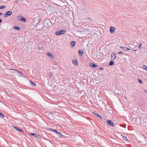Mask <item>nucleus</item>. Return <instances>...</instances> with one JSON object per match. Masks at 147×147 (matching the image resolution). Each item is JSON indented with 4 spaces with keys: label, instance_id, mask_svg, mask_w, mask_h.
Here are the masks:
<instances>
[{
    "label": "nucleus",
    "instance_id": "nucleus-1",
    "mask_svg": "<svg viewBox=\"0 0 147 147\" xmlns=\"http://www.w3.org/2000/svg\"><path fill=\"white\" fill-rule=\"evenodd\" d=\"M65 32V31L64 30H62L60 31H58L56 32L55 33V34L58 36L60 35H63L64 34Z\"/></svg>",
    "mask_w": 147,
    "mask_h": 147
},
{
    "label": "nucleus",
    "instance_id": "nucleus-2",
    "mask_svg": "<svg viewBox=\"0 0 147 147\" xmlns=\"http://www.w3.org/2000/svg\"><path fill=\"white\" fill-rule=\"evenodd\" d=\"M36 28L38 30H40L43 28V26L42 24H38L36 26Z\"/></svg>",
    "mask_w": 147,
    "mask_h": 147
},
{
    "label": "nucleus",
    "instance_id": "nucleus-3",
    "mask_svg": "<svg viewBox=\"0 0 147 147\" xmlns=\"http://www.w3.org/2000/svg\"><path fill=\"white\" fill-rule=\"evenodd\" d=\"M12 13V12L11 11H7L4 14V17L5 18H7V16H10Z\"/></svg>",
    "mask_w": 147,
    "mask_h": 147
},
{
    "label": "nucleus",
    "instance_id": "nucleus-4",
    "mask_svg": "<svg viewBox=\"0 0 147 147\" xmlns=\"http://www.w3.org/2000/svg\"><path fill=\"white\" fill-rule=\"evenodd\" d=\"M17 18L18 20H19L21 21H24V22H26V19L25 18H23V17L21 16H18L17 17Z\"/></svg>",
    "mask_w": 147,
    "mask_h": 147
},
{
    "label": "nucleus",
    "instance_id": "nucleus-5",
    "mask_svg": "<svg viewBox=\"0 0 147 147\" xmlns=\"http://www.w3.org/2000/svg\"><path fill=\"white\" fill-rule=\"evenodd\" d=\"M107 123L110 125H111L112 126L114 127L115 125L114 124L113 122L111 120H107Z\"/></svg>",
    "mask_w": 147,
    "mask_h": 147
},
{
    "label": "nucleus",
    "instance_id": "nucleus-6",
    "mask_svg": "<svg viewBox=\"0 0 147 147\" xmlns=\"http://www.w3.org/2000/svg\"><path fill=\"white\" fill-rule=\"evenodd\" d=\"M116 54L115 53H112L111 54V57L113 60H114L116 57Z\"/></svg>",
    "mask_w": 147,
    "mask_h": 147
},
{
    "label": "nucleus",
    "instance_id": "nucleus-7",
    "mask_svg": "<svg viewBox=\"0 0 147 147\" xmlns=\"http://www.w3.org/2000/svg\"><path fill=\"white\" fill-rule=\"evenodd\" d=\"M115 28L111 26L110 28V32L111 33H114L115 30Z\"/></svg>",
    "mask_w": 147,
    "mask_h": 147
},
{
    "label": "nucleus",
    "instance_id": "nucleus-8",
    "mask_svg": "<svg viewBox=\"0 0 147 147\" xmlns=\"http://www.w3.org/2000/svg\"><path fill=\"white\" fill-rule=\"evenodd\" d=\"M10 70H14V71H17V73L19 75V76H22V73L21 72L19 71L17 69H11Z\"/></svg>",
    "mask_w": 147,
    "mask_h": 147
},
{
    "label": "nucleus",
    "instance_id": "nucleus-9",
    "mask_svg": "<svg viewBox=\"0 0 147 147\" xmlns=\"http://www.w3.org/2000/svg\"><path fill=\"white\" fill-rule=\"evenodd\" d=\"M47 55L51 59H53L54 58V56L52 54L49 52H47Z\"/></svg>",
    "mask_w": 147,
    "mask_h": 147
},
{
    "label": "nucleus",
    "instance_id": "nucleus-10",
    "mask_svg": "<svg viewBox=\"0 0 147 147\" xmlns=\"http://www.w3.org/2000/svg\"><path fill=\"white\" fill-rule=\"evenodd\" d=\"M31 135H33L34 136L35 138H40V136L38 135L36 133H31L30 134Z\"/></svg>",
    "mask_w": 147,
    "mask_h": 147
},
{
    "label": "nucleus",
    "instance_id": "nucleus-11",
    "mask_svg": "<svg viewBox=\"0 0 147 147\" xmlns=\"http://www.w3.org/2000/svg\"><path fill=\"white\" fill-rule=\"evenodd\" d=\"M72 63L75 65H78V61L76 59H73L72 60Z\"/></svg>",
    "mask_w": 147,
    "mask_h": 147
},
{
    "label": "nucleus",
    "instance_id": "nucleus-12",
    "mask_svg": "<svg viewBox=\"0 0 147 147\" xmlns=\"http://www.w3.org/2000/svg\"><path fill=\"white\" fill-rule=\"evenodd\" d=\"M130 45H131V48H134L136 46L135 43L134 42H131Z\"/></svg>",
    "mask_w": 147,
    "mask_h": 147
},
{
    "label": "nucleus",
    "instance_id": "nucleus-13",
    "mask_svg": "<svg viewBox=\"0 0 147 147\" xmlns=\"http://www.w3.org/2000/svg\"><path fill=\"white\" fill-rule=\"evenodd\" d=\"M45 23L46 24V25L48 26H49V24L51 23V21L49 20H45Z\"/></svg>",
    "mask_w": 147,
    "mask_h": 147
},
{
    "label": "nucleus",
    "instance_id": "nucleus-14",
    "mask_svg": "<svg viewBox=\"0 0 147 147\" xmlns=\"http://www.w3.org/2000/svg\"><path fill=\"white\" fill-rule=\"evenodd\" d=\"M13 127L15 129L18 130L19 131H21V132H23V131L21 129H19V128H18V127H15V126H14Z\"/></svg>",
    "mask_w": 147,
    "mask_h": 147
},
{
    "label": "nucleus",
    "instance_id": "nucleus-15",
    "mask_svg": "<svg viewBox=\"0 0 147 147\" xmlns=\"http://www.w3.org/2000/svg\"><path fill=\"white\" fill-rule=\"evenodd\" d=\"M90 66L91 67H96L97 66V65H96L94 64V63H90Z\"/></svg>",
    "mask_w": 147,
    "mask_h": 147
},
{
    "label": "nucleus",
    "instance_id": "nucleus-16",
    "mask_svg": "<svg viewBox=\"0 0 147 147\" xmlns=\"http://www.w3.org/2000/svg\"><path fill=\"white\" fill-rule=\"evenodd\" d=\"M76 44V42L75 41H72L70 43L72 47H74L75 46Z\"/></svg>",
    "mask_w": 147,
    "mask_h": 147
},
{
    "label": "nucleus",
    "instance_id": "nucleus-17",
    "mask_svg": "<svg viewBox=\"0 0 147 147\" xmlns=\"http://www.w3.org/2000/svg\"><path fill=\"white\" fill-rule=\"evenodd\" d=\"M78 52H79V53L80 56H82L83 53V51L82 50H79V51Z\"/></svg>",
    "mask_w": 147,
    "mask_h": 147
},
{
    "label": "nucleus",
    "instance_id": "nucleus-18",
    "mask_svg": "<svg viewBox=\"0 0 147 147\" xmlns=\"http://www.w3.org/2000/svg\"><path fill=\"white\" fill-rule=\"evenodd\" d=\"M30 85L34 87L36 86L35 84L31 81H30Z\"/></svg>",
    "mask_w": 147,
    "mask_h": 147
},
{
    "label": "nucleus",
    "instance_id": "nucleus-19",
    "mask_svg": "<svg viewBox=\"0 0 147 147\" xmlns=\"http://www.w3.org/2000/svg\"><path fill=\"white\" fill-rule=\"evenodd\" d=\"M56 133L60 138H61V136H62L61 134L58 131Z\"/></svg>",
    "mask_w": 147,
    "mask_h": 147
},
{
    "label": "nucleus",
    "instance_id": "nucleus-20",
    "mask_svg": "<svg viewBox=\"0 0 147 147\" xmlns=\"http://www.w3.org/2000/svg\"><path fill=\"white\" fill-rule=\"evenodd\" d=\"M13 28L18 30H19L20 29V28L18 26H15L13 27Z\"/></svg>",
    "mask_w": 147,
    "mask_h": 147
},
{
    "label": "nucleus",
    "instance_id": "nucleus-21",
    "mask_svg": "<svg viewBox=\"0 0 147 147\" xmlns=\"http://www.w3.org/2000/svg\"><path fill=\"white\" fill-rule=\"evenodd\" d=\"M114 62L113 61H111L109 63V65L110 66L113 65L114 64Z\"/></svg>",
    "mask_w": 147,
    "mask_h": 147
},
{
    "label": "nucleus",
    "instance_id": "nucleus-22",
    "mask_svg": "<svg viewBox=\"0 0 147 147\" xmlns=\"http://www.w3.org/2000/svg\"><path fill=\"white\" fill-rule=\"evenodd\" d=\"M143 68L145 70H146V71H147V66H146L145 65H143Z\"/></svg>",
    "mask_w": 147,
    "mask_h": 147
},
{
    "label": "nucleus",
    "instance_id": "nucleus-23",
    "mask_svg": "<svg viewBox=\"0 0 147 147\" xmlns=\"http://www.w3.org/2000/svg\"><path fill=\"white\" fill-rule=\"evenodd\" d=\"M50 130H51V131H53L56 133H57V132H58L56 130H54L52 129H50Z\"/></svg>",
    "mask_w": 147,
    "mask_h": 147
},
{
    "label": "nucleus",
    "instance_id": "nucleus-24",
    "mask_svg": "<svg viewBox=\"0 0 147 147\" xmlns=\"http://www.w3.org/2000/svg\"><path fill=\"white\" fill-rule=\"evenodd\" d=\"M130 50V49L129 48H128V47H125V49H124V51H126L127 50Z\"/></svg>",
    "mask_w": 147,
    "mask_h": 147
},
{
    "label": "nucleus",
    "instance_id": "nucleus-25",
    "mask_svg": "<svg viewBox=\"0 0 147 147\" xmlns=\"http://www.w3.org/2000/svg\"><path fill=\"white\" fill-rule=\"evenodd\" d=\"M0 115L1 117L2 118H3L4 117V115L1 113H0Z\"/></svg>",
    "mask_w": 147,
    "mask_h": 147
},
{
    "label": "nucleus",
    "instance_id": "nucleus-26",
    "mask_svg": "<svg viewBox=\"0 0 147 147\" xmlns=\"http://www.w3.org/2000/svg\"><path fill=\"white\" fill-rule=\"evenodd\" d=\"M138 81L140 83L142 84H143V83H142V80H140V79H138Z\"/></svg>",
    "mask_w": 147,
    "mask_h": 147
},
{
    "label": "nucleus",
    "instance_id": "nucleus-27",
    "mask_svg": "<svg viewBox=\"0 0 147 147\" xmlns=\"http://www.w3.org/2000/svg\"><path fill=\"white\" fill-rule=\"evenodd\" d=\"M5 7L6 6L5 5L1 6H0V9H3L5 8Z\"/></svg>",
    "mask_w": 147,
    "mask_h": 147
},
{
    "label": "nucleus",
    "instance_id": "nucleus-28",
    "mask_svg": "<svg viewBox=\"0 0 147 147\" xmlns=\"http://www.w3.org/2000/svg\"><path fill=\"white\" fill-rule=\"evenodd\" d=\"M123 139L125 141H127V138L126 137H123Z\"/></svg>",
    "mask_w": 147,
    "mask_h": 147
},
{
    "label": "nucleus",
    "instance_id": "nucleus-29",
    "mask_svg": "<svg viewBox=\"0 0 147 147\" xmlns=\"http://www.w3.org/2000/svg\"><path fill=\"white\" fill-rule=\"evenodd\" d=\"M95 115H97V116L100 117V118L102 119V118L98 114H95Z\"/></svg>",
    "mask_w": 147,
    "mask_h": 147
},
{
    "label": "nucleus",
    "instance_id": "nucleus-30",
    "mask_svg": "<svg viewBox=\"0 0 147 147\" xmlns=\"http://www.w3.org/2000/svg\"><path fill=\"white\" fill-rule=\"evenodd\" d=\"M118 53L119 54H123V52L122 51H120L118 52Z\"/></svg>",
    "mask_w": 147,
    "mask_h": 147
},
{
    "label": "nucleus",
    "instance_id": "nucleus-31",
    "mask_svg": "<svg viewBox=\"0 0 147 147\" xmlns=\"http://www.w3.org/2000/svg\"><path fill=\"white\" fill-rule=\"evenodd\" d=\"M142 45V44H140L139 45V48L140 49H141V46Z\"/></svg>",
    "mask_w": 147,
    "mask_h": 147
},
{
    "label": "nucleus",
    "instance_id": "nucleus-32",
    "mask_svg": "<svg viewBox=\"0 0 147 147\" xmlns=\"http://www.w3.org/2000/svg\"><path fill=\"white\" fill-rule=\"evenodd\" d=\"M120 48H121V49H123V50L124 51V49H125V47H121V46L120 47Z\"/></svg>",
    "mask_w": 147,
    "mask_h": 147
},
{
    "label": "nucleus",
    "instance_id": "nucleus-33",
    "mask_svg": "<svg viewBox=\"0 0 147 147\" xmlns=\"http://www.w3.org/2000/svg\"><path fill=\"white\" fill-rule=\"evenodd\" d=\"M49 76H52V74L51 73H49Z\"/></svg>",
    "mask_w": 147,
    "mask_h": 147
},
{
    "label": "nucleus",
    "instance_id": "nucleus-34",
    "mask_svg": "<svg viewBox=\"0 0 147 147\" xmlns=\"http://www.w3.org/2000/svg\"><path fill=\"white\" fill-rule=\"evenodd\" d=\"M2 15H3V13H2L0 12V16H1Z\"/></svg>",
    "mask_w": 147,
    "mask_h": 147
},
{
    "label": "nucleus",
    "instance_id": "nucleus-35",
    "mask_svg": "<svg viewBox=\"0 0 147 147\" xmlns=\"http://www.w3.org/2000/svg\"><path fill=\"white\" fill-rule=\"evenodd\" d=\"M2 21V20L1 19H0V23H1Z\"/></svg>",
    "mask_w": 147,
    "mask_h": 147
},
{
    "label": "nucleus",
    "instance_id": "nucleus-36",
    "mask_svg": "<svg viewBox=\"0 0 147 147\" xmlns=\"http://www.w3.org/2000/svg\"><path fill=\"white\" fill-rule=\"evenodd\" d=\"M144 92H147V90H144Z\"/></svg>",
    "mask_w": 147,
    "mask_h": 147
},
{
    "label": "nucleus",
    "instance_id": "nucleus-37",
    "mask_svg": "<svg viewBox=\"0 0 147 147\" xmlns=\"http://www.w3.org/2000/svg\"><path fill=\"white\" fill-rule=\"evenodd\" d=\"M100 69L102 70V69H103V68H102V67H100Z\"/></svg>",
    "mask_w": 147,
    "mask_h": 147
},
{
    "label": "nucleus",
    "instance_id": "nucleus-38",
    "mask_svg": "<svg viewBox=\"0 0 147 147\" xmlns=\"http://www.w3.org/2000/svg\"><path fill=\"white\" fill-rule=\"evenodd\" d=\"M42 48H40V47H38V49H41Z\"/></svg>",
    "mask_w": 147,
    "mask_h": 147
},
{
    "label": "nucleus",
    "instance_id": "nucleus-39",
    "mask_svg": "<svg viewBox=\"0 0 147 147\" xmlns=\"http://www.w3.org/2000/svg\"><path fill=\"white\" fill-rule=\"evenodd\" d=\"M132 51H136V50H133Z\"/></svg>",
    "mask_w": 147,
    "mask_h": 147
},
{
    "label": "nucleus",
    "instance_id": "nucleus-40",
    "mask_svg": "<svg viewBox=\"0 0 147 147\" xmlns=\"http://www.w3.org/2000/svg\"><path fill=\"white\" fill-rule=\"evenodd\" d=\"M89 32H90L89 31V30H88V34H89Z\"/></svg>",
    "mask_w": 147,
    "mask_h": 147
}]
</instances>
